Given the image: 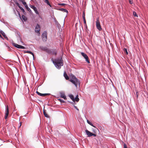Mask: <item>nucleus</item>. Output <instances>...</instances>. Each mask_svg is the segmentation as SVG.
<instances>
[{
    "label": "nucleus",
    "mask_w": 148,
    "mask_h": 148,
    "mask_svg": "<svg viewBox=\"0 0 148 148\" xmlns=\"http://www.w3.org/2000/svg\"><path fill=\"white\" fill-rule=\"evenodd\" d=\"M53 62L56 68L58 69H60L61 66L63 65V60L62 57L55 59Z\"/></svg>",
    "instance_id": "nucleus-1"
},
{
    "label": "nucleus",
    "mask_w": 148,
    "mask_h": 148,
    "mask_svg": "<svg viewBox=\"0 0 148 148\" xmlns=\"http://www.w3.org/2000/svg\"><path fill=\"white\" fill-rule=\"evenodd\" d=\"M69 81L74 84L76 88L78 86L79 87L80 82L79 80L73 74L71 75Z\"/></svg>",
    "instance_id": "nucleus-2"
},
{
    "label": "nucleus",
    "mask_w": 148,
    "mask_h": 148,
    "mask_svg": "<svg viewBox=\"0 0 148 148\" xmlns=\"http://www.w3.org/2000/svg\"><path fill=\"white\" fill-rule=\"evenodd\" d=\"M47 33L46 31H44L42 34V40L44 42H46L47 39Z\"/></svg>",
    "instance_id": "nucleus-3"
},
{
    "label": "nucleus",
    "mask_w": 148,
    "mask_h": 148,
    "mask_svg": "<svg viewBox=\"0 0 148 148\" xmlns=\"http://www.w3.org/2000/svg\"><path fill=\"white\" fill-rule=\"evenodd\" d=\"M96 26L97 28L99 30L101 31L102 29V28L100 24V23L99 21V18H98L96 22Z\"/></svg>",
    "instance_id": "nucleus-4"
},
{
    "label": "nucleus",
    "mask_w": 148,
    "mask_h": 148,
    "mask_svg": "<svg viewBox=\"0 0 148 148\" xmlns=\"http://www.w3.org/2000/svg\"><path fill=\"white\" fill-rule=\"evenodd\" d=\"M81 54L82 55L85 59L86 61L88 63H90V61L88 60V57L87 55L83 52H81Z\"/></svg>",
    "instance_id": "nucleus-5"
},
{
    "label": "nucleus",
    "mask_w": 148,
    "mask_h": 148,
    "mask_svg": "<svg viewBox=\"0 0 148 148\" xmlns=\"http://www.w3.org/2000/svg\"><path fill=\"white\" fill-rule=\"evenodd\" d=\"M5 119L8 118V116L9 113V110L8 106H5Z\"/></svg>",
    "instance_id": "nucleus-6"
},
{
    "label": "nucleus",
    "mask_w": 148,
    "mask_h": 148,
    "mask_svg": "<svg viewBox=\"0 0 148 148\" xmlns=\"http://www.w3.org/2000/svg\"><path fill=\"white\" fill-rule=\"evenodd\" d=\"M40 27L39 24H37L35 28V31L39 35L40 34Z\"/></svg>",
    "instance_id": "nucleus-7"
},
{
    "label": "nucleus",
    "mask_w": 148,
    "mask_h": 148,
    "mask_svg": "<svg viewBox=\"0 0 148 148\" xmlns=\"http://www.w3.org/2000/svg\"><path fill=\"white\" fill-rule=\"evenodd\" d=\"M30 7L32 9H33L34 11L36 14L38 15L39 16V14L38 12V11L36 7L34 6L33 5H31Z\"/></svg>",
    "instance_id": "nucleus-8"
},
{
    "label": "nucleus",
    "mask_w": 148,
    "mask_h": 148,
    "mask_svg": "<svg viewBox=\"0 0 148 148\" xmlns=\"http://www.w3.org/2000/svg\"><path fill=\"white\" fill-rule=\"evenodd\" d=\"M85 132L86 134L87 135L88 137H90L92 136V133L91 132L87 130H85Z\"/></svg>",
    "instance_id": "nucleus-9"
},
{
    "label": "nucleus",
    "mask_w": 148,
    "mask_h": 148,
    "mask_svg": "<svg viewBox=\"0 0 148 148\" xmlns=\"http://www.w3.org/2000/svg\"><path fill=\"white\" fill-rule=\"evenodd\" d=\"M60 97H61L64 98V99L65 100L66 99V97L64 92H60Z\"/></svg>",
    "instance_id": "nucleus-10"
},
{
    "label": "nucleus",
    "mask_w": 148,
    "mask_h": 148,
    "mask_svg": "<svg viewBox=\"0 0 148 148\" xmlns=\"http://www.w3.org/2000/svg\"><path fill=\"white\" fill-rule=\"evenodd\" d=\"M0 33L3 35V36L8 40V39L7 37L6 36L4 32L2 30L0 31Z\"/></svg>",
    "instance_id": "nucleus-11"
},
{
    "label": "nucleus",
    "mask_w": 148,
    "mask_h": 148,
    "mask_svg": "<svg viewBox=\"0 0 148 148\" xmlns=\"http://www.w3.org/2000/svg\"><path fill=\"white\" fill-rule=\"evenodd\" d=\"M24 52L25 53H29L32 54L33 56V59H34V53L32 52L31 51H24Z\"/></svg>",
    "instance_id": "nucleus-12"
},
{
    "label": "nucleus",
    "mask_w": 148,
    "mask_h": 148,
    "mask_svg": "<svg viewBox=\"0 0 148 148\" xmlns=\"http://www.w3.org/2000/svg\"><path fill=\"white\" fill-rule=\"evenodd\" d=\"M58 10L59 11L63 12H66L67 13L68 12V11L67 10L62 8L58 9Z\"/></svg>",
    "instance_id": "nucleus-13"
},
{
    "label": "nucleus",
    "mask_w": 148,
    "mask_h": 148,
    "mask_svg": "<svg viewBox=\"0 0 148 148\" xmlns=\"http://www.w3.org/2000/svg\"><path fill=\"white\" fill-rule=\"evenodd\" d=\"M36 92L38 95L40 96H46L48 95V94H47V93L42 94V93H40L39 92H38L37 91H36Z\"/></svg>",
    "instance_id": "nucleus-14"
},
{
    "label": "nucleus",
    "mask_w": 148,
    "mask_h": 148,
    "mask_svg": "<svg viewBox=\"0 0 148 148\" xmlns=\"http://www.w3.org/2000/svg\"><path fill=\"white\" fill-rule=\"evenodd\" d=\"M25 8L30 13H32L31 10L28 7L27 5H25Z\"/></svg>",
    "instance_id": "nucleus-15"
},
{
    "label": "nucleus",
    "mask_w": 148,
    "mask_h": 148,
    "mask_svg": "<svg viewBox=\"0 0 148 148\" xmlns=\"http://www.w3.org/2000/svg\"><path fill=\"white\" fill-rule=\"evenodd\" d=\"M12 45L18 49H20V45L14 43H12Z\"/></svg>",
    "instance_id": "nucleus-16"
},
{
    "label": "nucleus",
    "mask_w": 148,
    "mask_h": 148,
    "mask_svg": "<svg viewBox=\"0 0 148 148\" xmlns=\"http://www.w3.org/2000/svg\"><path fill=\"white\" fill-rule=\"evenodd\" d=\"M64 76L66 80L69 79V77L65 72L64 73Z\"/></svg>",
    "instance_id": "nucleus-17"
},
{
    "label": "nucleus",
    "mask_w": 148,
    "mask_h": 148,
    "mask_svg": "<svg viewBox=\"0 0 148 148\" xmlns=\"http://www.w3.org/2000/svg\"><path fill=\"white\" fill-rule=\"evenodd\" d=\"M69 96L70 97V98L72 100L73 102H75V99L74 98L73 96L72 95H69Z\"/></svg>",
    "instance_id": "nucleus-18"
},
{
    "label": "nucleus",
    "mask_w": 148,
    "mask_h": 148,
    "mask_svg": "<svg viewBox=\"0 0 148 148\" xmlns=\"http://www.w3.org/2000/svg\"><path fill=\"white\" fill-rule=\"evenodd\" d=\"M40 48L43 51H46L47 50V49L46 47H44L43 46H40Z\"/></svg>",
    "instance_id": "nucleus-19"
},
{
    "label": "nucleus",
    "mask_w": 148,
    "mask_h": 148,
    "mask_svg": "<svg viewBox=\"0 0 148 148\" xmlns=\"http://www.w3.org/2000/svg\"><path fill=\"white\" fill-rule=\"evenodd\" d=\"M43 114H44V115L45 116V117H47V118H48L49 117V116L48 115H47V114L45 112V110H43Z\"/></svg>",
    "instance_id": "nucleus-20"
},
{
    "label": "nucleus",
    "mask_w": 148,
    "mask_h": 148,
    "mask_svg": "<svg viewBox=\"0 0 148 148\" xmlns=\"http://www.w3.org/2000/svg\"><path fill=\"white\" fill-rule=\"evenodd\" d=\"M44 2L45 3H46L47 5H49L50 7H51V5L49 3L48 0H45Z\"/></svg>",
    "instance_id": "nucleus-21"
},
{
    "label": "nucleus",
    "mask_w": 148,
    "mask_h": 148,
    "mask_svg": "<svg viewBox=\"0 0 148 148\" xmlns=\"http://www.w3.org/2000/svg\"><path fill=\"white\" fill-rule=\"evenodd\" d=\"M78 95H77L76 97L75 98V101L77 102H78L79 100V99L78 98Z\"/></svg>",
    "instance_id": "nucleus-22"
},
{
    "label": "nucleus",
    "mask_w": 148,
    "mask_h": 148,
    "mask_svg": "<svg viewBox=\"0 0 148 148\" xmlns=\"http://www.w3.org/2000/svg\"><path fill=\"white\" fill-rule=\"evenodd\" d=\"M20 10L22 11V12H23V14H26V12H25V10H24V9L23 8H22V7H21L20 8H19Z\"/></svg>",
    "instance_id": "nucleus-23"
},
{
    "label": "nucleus",
    "mask_w": 148,
    "mask_h": 148,
    "mask_svg": "<svg viewBox=\"0 0 148 148\" xmlns=\"http://www.w3.org/2000/svg\"><path fill=\"white\" fill-rule=\"evenodd\" d=\"M22 18L24 21H25L27 20L26 17L24 15L22 16Z\"/></svg>",
    "instance_id": "nucleus-24"
},
{
    "label": "nucleus",
    "mask_w": 148,
    "mask_h": 148,
    "mask_svg": "<svg viewBox=\"0 0 148 148\" xmlns=\"http://www.w3.org/2000/svg\"><path fill=\"white\" fill-rule=\"evenodd\" d=\"M123 51H124V52L125 53H126V54H127V55L128 54V52L127 51V50L126 49L124 48L123 49Z\"/></svg>",
    "instance_id": "nucleus-25"
},
{
    "label": "nucleus",
    "mask_w": 148,
    "mask_h": 148,
    "mask_svg": "<svg viewBox=\"0 0 148 148\" xmlns=\"http://www.w3.org/2000/svg\"><path fill=\"white\" fill-rule=\"evenodd\" d=\"M66 4L64 3H59L58 4V5H62V6H65L66 5Z\"/></svg>",
    "instance_id": "nucleus-26"
},
{
    "label": "nucleus",
    "mask_w": 148,
    "mask_h": 148,
    "mask_svg": "<svg viewBox=\"0 0 148 148\" xmlns=\"http://www.w3.org/2000/svg\"><path fill=\"white\" fill-rule=\"evenodd\" d=\"M133 15L135 17H137L138 15L136 13V12H133Z\"/></svg>",
    "instance_id": "nucleus-27"
},
{
    "label": "nucleus",
    "mask_w": 148,
    "mask_h": 148,
    "mask_svg": "<svg viewBox=\"0 0 148 148\" xmlns=\"http://www.w3.org/2000/svg\"><path fill=\"white\" fill-rule=\"evenodd\" d=\"M87 123L89 124L90 125H92V123L90 122L89 120H87Z\"/></svg>",
    "instance_id": "nucleus-28"
},
{
    "label": "nucleus",
    "mask_w": 148,
    "mask_h": 148,
    "mask_svg": "<svg viewBox=\"0 0 148 148\" xmlns=\"http://www.w3.org/2000/svg\"><path fill=\"white\" fill-rule=\"evenodd\" d=\"M20 49H25V47L20 45Z\"/></svg>",
    "instance_id": "nucleus-29"
},
{
    "label": "nucleus",
    "mask_w": 148,
    "mask_h": 148,
    "mask_svg": "<svg viewBox=\"0 0 148 148\" xmlns=\"http://www.w3.org/2000/svg\"><path fill=\"white\" fill-rule=\"evenodd\" d=\"M82 18H85V15L84 12L82 14Z\"/></svg>",
    "instance_id": "nucleus-30"
},
{
    "label": "nucleus",
    "mask_w": 148,
    "mask_h": 148,
    "mask_svg": "<svg viewBox=\"0 0 148 148\" xmlns=\"http://www.w3.org/2000/svg\"><path fill=\"white\" fill-rule=\"evenodd\" d=\"M83 20L84 21V25H86V21L85 18H83Z\"/></svg>",
    "instance_id": "nucleus-31"
},
{
    "label": "nucleus",
    "mask_w": 148,
    "mask_h": 148,
    "mask_svg": "<svg viewBox=\"0 0 148 148\" xmlns=\"http://www.w3.org/2000/svg\"><path fill=\"white\" fill-rule=\"evenodd\" d=\"M5 45L7 47H8V49H9V50L10 51L11 49L9 46H8L6 44H5Z\"/></svg>",
    "instance_id": "nucleus-32"
},
{
    "label": "nucleus",
    "mask_w": 148,
    "mask_h": 148,
    "mask_svg": "<svg viewBox=\"0 0 148 148\" xmlns=\"http://www.w3.org/2000/svg\"><path fill=\"white\" fill-rule=\"evenodd\" d=\"M73 107H74L77 110H78V111H79V109L77 108V107L76 106H75V105H74L73 106Z\"/></svg>",
    "instance_id": "nucleus-33"
},
{
    "label": "nucleus",
    "mask_w": 148,
    "mask_h": 148,
    "mask_svg": "<svg viewBox=\"0 0 148 148\" xmlns=\"http://www.w3.org/2000/svg\"><path fill=\"white\" fill-rule=\"evenodd\" d=\"M59 100L61 103H63L64 102V101L61 99H59Z\"/></svg>",
    "instance_id": "nucleus-34"
},
{
    "label": "nucleus",
    "mask_w": 148,
    "mask_h": 148,
    "mask_svg": "<svg viewBox=\"0 0 148 148\" xmlns=\"http://www.w3.org/2000/svg\"><path fill=\"white\" fill-rule=\"evenodd\" d=\"M124 148H127V146L125 143L124 144Z\"/></svg>",
    "instance_id": "nucleus-35"
},
{
    "label": "nucleus",
    "mask_w": 148,
    "mask_h": 148,
    "mask_svg": "<svg viewBox=\"0 0 148 148\" xmlns=\"http://www.w3.org/2000/svg\"><path fill=\"white\" fill-rule=\"evenodd\" d=\"M22 3L25 5H25H27L26 2L25 1L23 2Z\"/></svg>",
    "instance_id": "nucleus-36"
},
{
    "label": "nucleus",
    "mask_w": 148,
    "mask_h": 148,
    "mask_svg": "<svg viewBox=\"0 0 148 148\" xmlns=\"http://www.w3.org/2000/svg\"><path fill=\"white\" fill-rule=\"evenodd\" d=\"M17 5L20 8H21V6H20V5L18 3H17Z\"/></svg>",
    "instance_id": "nucleus-37"
},
{
    "label": "nucleus",
    "mask_w": 148,
    "mask_h": 148,
    "mask_svg": "<svg viewBox=\"0 0 148 148\" xmlns=\"http://www.w3.org/2000/svg\"><path fill=\"white\" fill-rule=\"evenodd\" d=\"M136 97L138 98V92H136Z\"/></svg>",
    "instance_id": "nucleus-38"
},
{
    "label": "nucleus",
    "mask_w": 148,
    "mask_h": 148,
    "mask_svg": "<svg viewBox=\"0 0 148 148\" xmlns=\"http://www.w3.org/2000/svg\"><path fill=\"white\" fill-rule=\"evenodd\" d=\"M129 1L130 4H132V2L131 1V0H129Z\"/></svg>",
    "instance_id": "nucleus-39"
},
{
    "label": "nucleus",
    "mask_w": 148,
    "mask_h": 148,
    "mask_svg": "<svg viewBox=\"0 0 148 148\" xmlns=\"http://www.w3.org/2000/svg\"><path fill=\"white\" fill-rule=\"evenodd\" d=\"M92 136H93L94 137H96V135L93 133H92Z\"/></svg>",
    "instance_id": "nucleus-40"
},
{
    "label": "nucleus",
    "mask_w": 148,
    "mask_h": 148,
    "mask_svg": "<svg viewBox=\"0 0 148 148\" xmlns=\"http://www.w3.org/2000/svg\"><path fill=\"white\" fill-rule=\"evenodd\" d=\"M21 1L22 3H23V2L25 1V0H21Z\"/></svg>",
    "instance_id": "nucleus-41"
},
{
    "label": "nucleus",
    "mask_w": 148,
    "mask_h": 148,
    "mask_svg": "<svg viewBox=\"0 0 148 148\" xmlns=\"http://www.w3.org/2000/svg\"><path fill=\"white\" fill-rule=\"evenodd\" d=\"M20 125H19V126L18 127L19 128L21 126V122H20Z\"/></svg>",
    "instance_id": "nucleus-42"
},
{
    "label": "nucleus",
    "mask_w": 148,
    "mask_h": 148,
    "mask_svg": "<svg viewBox=\"0 0 148 148\" xmlns=\"http://www.w3.org/2000/svg\"><path fill=\"white\" fill-rule=\"evenodd\" d=\"M84 26H85V27H86V29H87V27L86 24V25H84Z\"/></svg>",
    "instance_id": "nucleus-43"
},
{
    "label": "nucleus",
    "mask_w": 148,
    "mask_h": 148,
    "mask_svg": "<svg viewBox=\"0 0 148 148\" xmlns=\"http://www.w3.org/2000/svg\"><path fill=\"white\" fill-rule=\"evenodd\" d=\"M55 22H56V23H58V22L56 20H55Z\"/></svg>",
    "instance_id": "nucleus-44"
},
{
    "label": "nucleus",
    "mask_w": 148,
    "mask_h": 148,
    "mask_svg": "<svg viewBox=\"0 0 148 148\" xmlns=\"http://www.w3.org/2000/svg\"><path fill=\"white\" fill-rule=\"evenodd\" d=\"M91 126H92V127H93L94 126V125H93V124H92V125H91Z\"/></svg>",
    "instance_id": "nucleus-45"
},
{
    "label": "nucleus",
    "mask_w": 148,
    "mask_h": 148,
    "mask_svg": "<svg viewBox=\"0 0 148 148\" xmlns=\"http://www.w3.org/2000/svg\"><path fill=\"white\" fill-rule=\"evenodd\" d=\"M56 52L55 53V55H56Z\"/></svg>",
    "instance_id": "nucleus-46"
},
{
    "label": "nucleus",
    "mask_w": 148,
    "mask_h": 148,
    "mask_svg": "<svg viewBox=\"0 0 148 148\" xmlns=\"http://www.w3.org/2000/svg\"><path fill=\"white\" fill-rule=\"evenodd\" d=\"M93 127H96L94 125V126Z\"/></svg>",
    "instance_id": "nucleus-47"
},
{
    "label": "nucleus",
    "mask_w": 148,
    "mask_h": 148,
    "mask_svg": "<svg viewBox=\"0 0 148 148\" xmlns=\"http://www.w3.org/2000/svg\"><path fill=\"white\" fill-rule=\"evenodd\" d=\"M71 103H72V104H73V102H71Z\"/></svg>",
    "instance_id": "nucleus-48"
},
{
    "label": "nucleus",
    "mask_w": 148,
    "mask_h": 148,
    "mask_svg": "<svg viewBox=\"0 0 148 148\" xmlns=\"http://www.w3.org/2000/svg\"><path fill=\"white\" fill-rule=\"evenodd\" d=\"M19 16H20V14L19 13Z\"/></svg>",
    "instance_id": "nucleus-49"
}]
</instances>
